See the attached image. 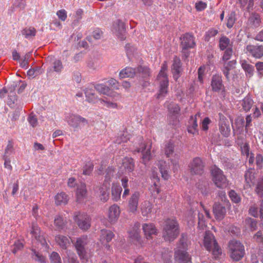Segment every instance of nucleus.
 I'll list each match as a JSON object with an SVG mask.
<instances>
[{"instance_id": "13", "label": "nucleus", "mask_w": 263, "mask_h": 263, "mask_svg": "<svg viewBox=\"0 0 263 263\" xmlns=\"http://www.w3.org/2000/svg\"><path fill=\"white\" fill-rule=\"evenodd\" d=\"M111 30L119 40H124L125 39V26L122 21L119 20L115 21L112 23Z\"/></svg>"}, {"instance_id": "46", "label": "nucleus", "mask_w": 263, "mask_h": 263, "mask_svg": "<svg viewBox=\"0 0 263 263\" xmlns=\"http://www.w3.org/2000/svg\"><path fill=\"white\" fill-rule=\"evenodd\" d=\"M23 35L26 39H31L35 36L36 30L33 27L26 28L22 31Z\"/></svg>"}, {"instance_id": "7", "label": "nucleus", "mask_w": 263, "mask_h": 263, "mask_svg": "<svg viewBox=\"0 0 263 263\" xmlns=\"http://www.w3.org/2000/svg\"><path fill=\"white\" fill-rule=\"evenodd\" d=\"M114 236V234L110 230H102L101 231L100 242L102 251H100L99 254H109L112 252V248L108 242L112 240Z\"/></svg>"}, {"instance_id": "21", "label": "nucleus", "mask_w": 263, "mask_h": 263, "mask_svg": "<svg viewBox=\"0 0 263 263\" xmlns=\"http://www.w3.org/2000/svg\"><path fill=\"white\" fill-rule=\"evenodd\" d=\"M140 198V193L138 192H135L130 197L129 201L128 207L129 211L135 213L138 210L139 199Z\"/></svg>"}, {"instance_id": "47", "label": "nucleus", "mask_w": 263, "mask_h": 263, "mask_svg": "<svg viewBox=\"0 0 263 263\" xmlns=\"http://www.w3.org/2000/svg\"><path fill=\"white\" fill-rule=\"evenodd\" d=\"M99 101L100 102V103H101L102 104L104 105V106H105L106 107H107L108 108H112V109H116H116H120L121 108L120 106H119L117 103L114 102H111L109 100H108L107 99H100Z\"/></svg>"}, {"instance_id": "38", "label": "nucleus", "mask_w": 263, "mask_h": 263, "mask_svg": "<svg viewBox=\"0 0 263 263\" xmlns=\"http://www.w3.org/2000/svg\"><path fill=\"white\" fill-rule=\"evenodd\" d=\"M122 187L118 184L113 183L111 188L112 198L114 201H118L121 197Z\"/></svg>"}, {"instance_id": "30", "label": "nucleus", "mask_w": 263, "mask_h": 263, "mask_svg": "<svg viewBox=\"0 0 263 263\" xmlns=\"http://www.w3.org/2000/svg\"><path fill=\"white\" fill-rule=\"evenodd\" d=\"M94 87L92 85H90L87 87L85 89V94L86 100L91 103H95L99 101L97 97L95 94Z\"/></svg>"}, {"instance_id": "14", "label": "nucleus", "mask_w": 263, "mask_h": 263, "mask_svg": "<svg viewBox=\"0 0 263 263\" xmlns=\"http://www.w3.org/2000/svg\"><path fill=\"white\" fill-rule=\"evenodd\" d=\"M140 224L139 222L135 223L128 231L129 238L132 242L136 245H142Z\"/></svg>"}, {"instance_id": "45", "label": "nucleus", "mask_w": 263, "mask_h": 263, "mask_svg": "<svg viewBox=\"0 0 263 263\" xmlns=\"http://www.w3.org/2000/svg\"><path fill=\"white\" fill-rule=\"evenodd\" d=\"M94 88L100 93L106 95L107 96H111V92L109 88L103 84H97L94 86Z\"/></svg>"}, {"instance_id": "49", "label": "nucleus", "mask_w": 263, "mask_h": 263, "mask_svg": "<svg viewBox=\"0 0 263 263\" xmlns=\"http://www.w3.org/2000/svg\"><path fill=\"white\" fill-rule=\"evenodd\" d=\"M14 87L12 88L10 90V93L9 95V99L7 103L9 106L12 107L14 106L15 101H16V96L14 92Z\"/></svg>"}, {"instance_id": "24", "label": "nucleus", "mask_w": 263, "mask_h": 263, "mask_svg": "<svg viewBox=\"0 0 263 263\" xmlns=\"http://www.w3.org/2000/svg\"><path fill=\"white\" fill-rule=\"evenodd\" d=\"M172 71L174 79L177 81L180 77L182 71L181 61L179 58L175 57L172 67Z\"/></svg>"}, {"instance_id": "40", "label": "nucleus", "mask_w": 263, "mask_h": 263, "mask_svg": "<svg viewBox=\"0 0 263 263\" xmlns=\"http://www.w3.org/2000/svg\"><path fill=\"white\" fill-rule=\"evenodd\" d=\"M87 67L89 71L95 72L101 67L100 61L97 59L90 60L87 64Z\"/></svg>"}, {"instance_id": "5", "label": "nucleus", "mask_w": 263, "mask_h": 263, "mask_svg": "<svg viewBox=\"0 0 263 263\" xmlns=\"http://www.w3.org/2000/svg\"><path fill=\"white\" fill-rule=\"evenodd\" d=\"M179 233L178 224L174 219H168L165 222L163 236L166 241H173Z\"/></svg>"}, {"instance_id": "22", "label": "nucleus", "mask_w": 263, "mask_h": 263, "mask_svg": "<svg viewBox=\"0 0 263 263\" xmlns=\"http://www.w3.org/2000/svg\"><path fill=\"white\" fill-rule=\"evenodd\" d=\"M200 116V113L196 114L194 116H191L189 121L187 127V131L189 133L193 135H196L198 134V124L197 123V118H199Z\"/></svg>"}, {"instance_id": "53", "label": "nucleus", "mask_w": 263, "mask_h": 263, "mask_svg": "<svg viewBox=\"0 0 263 263\" xmlns=\"http://www.w3.org/2000/svg\"><path fill=\"white\" fill-rule=\"evenodd\" d=\"M13 145L12 142H9L6 149L5 153L3 157H10V155L13 153Z\"/></svg>"}, {"instance_id": "9", "label": "nucleus", "mask_w": 263, "mask_h": 263, "mask_svg": "<svg viewBox=\"0 0 263 263\" xmlns=\"http://www.w3.org/2000/svg\"><path fill=\"white\" fill-rule=\"evenodd\" d=\"M212 181L218 188L224 189L229 185V181L223 171L216 166H212L211 170Z\"/></svg>"}, {"instance_id": "6", "label": "nucleus", "mask_w": 263, "mask_h": 263, "mask_svg": "<svg viewBox=\"0 0 263 263\" xmlns=\"http://www.w3.org/2000/svg\"><path fill=\"white\" fill-rule=\"evenodd\" d=\"M149 69L146 66H140L136 69L127 67L120 71L119 77L120 79L133 78L137 74H139L143 77H146L149 75Z\"/></svg>"}, {"instance_id": "56", "label": "nucleus", "mask_w": 263, "mask_h": 263, "mask_svg": "<svg viewBox=\"0 0 263 263\" xmlns=\"http://www.w3.org/2000/svg\"><path fill=\"white\" fill-rule=\"evenodd\" d=\"M236 21L235 14L234 13H231L228 17L227 20V26L229 28H232Z\"/></svg>"}, {"instance_id": "58", "label": "nucleus", "mask_w": 263, "mask_h": 263, "mask_svg": "<svg viewBox=\"0 0 263 263\" xmlns=\"http://www.w3.org/2000/svg\"><path fill=\"white\" fill-rule=\"evenodd\" d=\"M28 121L30 124V125L34 127H35L37 125V119L35 115L33 114H30L28 118Z\"/></svg>"}, {"instance_id": "39", "label": "nucleus", "mask_w": 263, "mask_h": 263, "mask_svg": "<svg viewBox=\"0 0 263 263\" xmlns=\"http://www.w3.org/2000/svg\"><path fill=\"white\" fill-rule=\"evenodd\" d=\"M162 151L167 157L173 156L174 151V143L171 141L166 142L164 145Z\"/></svg>"}, {"instance_id": "8", "label": "nucleus", "mask_w": 263, "mask_h": 263, "mask_svg": "<svg viewBox=\"0 0 263 263\" xmlns=\"http://www.w3.org/2000/svg\"><path fill=\"white\" fill-rule=\"evenodd\" d=\"M114 172V169L111 167H109L106 171V176L104 183L97 191L98 195L99 196L100 199L104 202L106 201L109 198L110 179V177L113 175Z\"/></svg>"}, {"instance_id": "42", "label": "nucleus", "mask_w": 263, "mask_h": 263, "mask_svg": "<svg viewBox=\"0 0 263 263\" xmlns=\"http://www.w3.org/2000/svg\"><path fill=\"white\" fill-rule=\"evenodd\" d=\"M130 139V135L127 131H123L118 134L115 141L116 143L121 144L122 143L126 142Z\"/></svg>"}, {"instance_id": "2", "label": "nucleus", "mask_w": 263, "mask_h": 263, "mask_svg": "<svg viewBox=\"0 0 263 263\" xmlns=\"http://www.w3.org/2000/svg\"><path fill=\"white\" fill-rule=\"evenodd\" d=\"M190 242L187 236L182 234L177 245L175 252V260L176 263H191V256L186 252Z\"/></svg>"}, {"instance_id": "37", "label": "nucleus", "mask_w": 263, "mask_h": 263, "mask_svg": "<svg viewBox=\"0 0 263 263\" xmlns=\"http://www.w3.org/2000/svg\"><path fill=\"white\" fill-rule=\"evenodd\" d=\"M249 24L253 28L259 27L261 23L260 15L257 13H252L248 20Z\"/></svg>"}, {"instance_id": "28", "label": "nucleus", "mask_w": 263, "mask_h": 263, "mask_svg": "<svg viewBox=\"0 0 263 263\" xmlns=\"http://www.w3.org/2000/svg\"><path fill=\"white\" fill-rule=\"evenodd\" d=\"M151 178L154 181V186H152L153 188L152 194L156 198V195H158L159 193V189L158 184L159 181V178L157 172L155 171L154 168L152 170Z\"/></svg>"}, {"instance_id": "18", "label": "nucleus", "mask_w": 263, "mask_h": 263, "mask_svg": "<svg viewBox=\"0 0 263 263\" xmlns=\"http://www.w3.org/2000/svg\"><path fill=\"white\" fill-rule=\"evenodd\" d=\"M142 230L146 239H153V236L157 235L158 233L155 226L152 223H144L142 225Z\"/></svg>"}, {"instance_id": "60", "label": "nucleus", "mask_w": 263, "mask_h": 263, "mask_svg": "<svg viewBox=\"0 0 263 263\" xmlns=\"http://www.w3.org/2000/svg\"><path fill=\"white\" fill-rule=\"evenodd\" d=\"M29 58V55L28 54H25L23 59H22L20 65L23 68L27 69L28 67V59Z\"/></svg>"}, {"instance_id": "43", "label": "nucleus", "mask_w": 263, "mask_h": 263, "mask_svg": "<svg viewBox=\"0 0 263 263\" xmlns=\"http://www.w3.org/2000/svg\"><path fill=\"white\" fill-rule=\"evenodd\" d=\"M68 200L67 196L63 192L58 193L55 196V201L57 204H65L67 203Z\"/></svg>"}, {"instance_id": "35", "label": "nucleus", "mask_w": 263, "mask_h": 263, "mask_svg": "<svg viewBox=\"0 0 263 263\" xmlns=\"http://www.w3.org/2000/svg\"><path fill=\"white\" fill-rule=\"evenodd\" d=\"M245 178L246 183L244 185V187L245 189L249 188L254 184L255 177L252 171H247L245 175Z\"/></svg>"}, {"instance_id": "31", "label": "nucleus", "mask_w": 263, "mask_h": 263, "mask_svg": "<svg viewBox=\"0 0 263 263\" xmlns=\"http://www.w3.org/2000/svg\"><path fill=\"white\" fill-rule=\"evenodd\" d=\"M122 168H123L125 173L132 172L135 167L134 160L131 158L125 157L122 160Z\"/></svg>"}, {"instance_id": "27", "label": "nucleus", "mask_w": 263, "mask_h": 263, "mask_svg": "<svg viewBox=\"0 0 263 263\" xmlns=\"http://www.w3.org/2000/svg\"><path fill=\"white\" fill-rule=\"evenodd\" d=\"M233 54V49L231 47L227 48L224 52L222 61L223 65H226L227 67L228 66L230 67H234L236 62L234 60L228 61L231 58Z\"/></svg>"}, {"instance_id": "10", "label": "nucleus", "mask_w": 263, "mask_h": 263, "mask_svg": "<svg viewBox=\"0 0 263 263\" xmlns=\"http://www.w3.org/2000/svg\"><path fill=\"white\" fill-rule=\"evenodd\" d=\"M229 249L231 257L236 261L240 260L245 255V247L237 240L230 241L229 243Z\"/></svg>"}, {"instance_id": "36", "label": "nucleus", "mask_w": 263, "mask_h": 263, "mask_svg": "<svg viewBox=\"0 0 263 263\" xmlns=\"http://www.w3.org/2000/svg\"><path fill=\"white\" fill-rule=\"evenodd\" d=\"M158 166L159 168L160 172L161 174L162 177L164 180H167L170 178V175L168 173V166L165 161H160L158 162Z\"/></svg>"}, {"instance_id": "51", "label": "nucleus", "mask_w": 263, "mask_h": 263, "mask_svg": "<svg viewBox=\"0 0 263 263\" xmlns=\"http://www.w3.org/2000/svg\"><path fill=\"white\" fill-rule=\"evenodd\" d=\"M64 223V220L61 216H57L54 219V224L57 230L63 229Z\"/></svg>"}, {"instance_id": "41", "label": "nucleus", "mask_w": 263, "mask_h": 263, "mask_svg": "<svg viewBox=\"0 0 263 263\" xmlns=\"http://www.w3.org/2000/svg\"><path fill=\"white\" fill-rule=\"evenodd\" d=\"M219 46L221 50H224L230 47L232 48V43L227 37L223 36L219 39Z\"/></svg>"}, {"instance_id": "64", "label": "nucleus", "mask_w": 263, "mask_h": 263, "mask_svg": "<svg viewBox=\"0 0 263 263\" xmlns=\"http://www.w3.org/2000/svg\"><path fill=\"white\" fill-rule=\"evenodd\" d=\"M67 254L68 256V263H79V261L77 259V257L74 254L67 252Z\"/></svg>"}, {"instance_id": "11", "label": "nucleus", "mask_w": 263, "mask_h": 263, "mask_svg": "<svg viewBox=\"0 0 263 263\" xmlns=\"http://www.w3.org/2000/svg\"><path fill=\"white\" fill-rule=\"evenodd\" d=\"M65 120L70 126L77 130L88 124L87 120L78 115L68 114L65 115Z\"/></svg>"}, {"instance_id": "59", "label": "nucleus", "mask_w": 263, "mask_h": 263, "mask_svg": "<svg viewBox=\"0 0 263 263\" xmlns=\"http://www.w3.org/2000/svg\"><path fill=\"white\" fill-rule=\"evenodd\" d=\"M246 222L247 224H249L252 231H254L256 229L257 222L255 219L250 218H247L246 220Z\"/></svg>"}, {"instance_id": "63", "label": "nucleus", "mask_w": 263, "mask_h": 263, "mask_svg": "<svg viewBox=\"0 0 263 263\" xmlns=\"http://www.w3.org/2000/svg\"><path fill=\"white\" fill-rule=\"evenodd\" d=\"M206 4L202 1H199L196 3L195 4V8L196 10L198 11L203 10L206 8Z\"/></svg>"}, {"instance_id": "12", "label": "nucleus", "mask_w": 263, "mask_h": 263, "mask_svg": "<svg viewBox=\"0 0 263 263\" xmlns=\"http://www.w3.org/2000/svg\"><path fill=\"white\" fill-rule=\"evenodd\" d=\"M73 219L81 230L86 231L90 228L91 226V218L87 214L77 212L74 215Z\"/></svg>"}, {"instance_id": "3", "label": "nucleus", "mask_w": 263, "mask_h": 263, "mask_svg": "<svg viewBox=\"0 0 263 263\" xmlns=\"http://www.w3.org/2000/svg\"><path fill=\"white\" fill-rule=\"evenodd\" d=\"M203 246L208 251H212L215 258H218L222 254V250L217 242L214 235L206 231L203 240Z\"/></svg>"}, {"instance_id": "1", "label": "nucleus", "mask_w": 263, "mask_h": 263, "mask_svg": "<svg viewBox=\"0 0 263 263\" xmlns=\"http://www.w3.org/2000/svg\"><path fill=\"white\" fill-rule=\"evenodd\" d=\"M31 234L32 236L34 237L33 240V246L31 249L32 252V258L38 261L43 262L45 261V257L40 254V253L36 250L34 248L37 246V248L40 246L42 248H46L47 244L44 237L40 234V230L38 226L36 223H33L31 227Z\"/></svg>"}, {"instance_id": "33", "label": "nucleus", "mask_w": 263, "mask_h": 263, "mask_svg": "<svg viewBox=\"0 0 263 263\" xmlns=\"http://www.w3.org/2000/svg\"><path fill=\"white\" fill-rule=\"evenodd\" d=\"M57 243L63 249H66L71 244L70 237L63 235L57 236L55 238Z\"/></svg>"}, {"instance_id": "29", "label": "nucleus", "mask_w": 263, "mask_h": 263, "mask_svg": "<svg viewBox=\"0 0 263 263\" xmlns=\"http://www.w3.org/2000/svg\"><path fill=\"white\" fill-rule=\"evenodd\" d=\"M211 86L213 90L215 91H219L223 90L224 86L222 84L221 76L219 75H214L213 76L211 81Z\"/></svg>"}, {"instance_id": "62", "label": "nucleus", "mask_w": 263, "mask_h": 263, "mask_svg": "<svg viewBox=\"0 0 263 263\" xmlns=\"http://www.w3.org/2000/svg\"><path fill=\"white\" fill-rule=\"evenodd\" d=\"M93 168V165L91 162H88L86 164L84 170H83V174L84 175H89L91 172Z\"/></svg>"}, {"instance_id": "17", "label": "nucleus", "mask_w": 263, "mask_h": 263, "mask_svg": "<svg viewBox=\"0 0 263 263\" xmlns=\"http://www.w3.org/2000/svg\"><path fill=\"white\" fill-rule=\"evenodd\" d=\"M246 52L256 59H260L263 57V46L248 45L245 49Z\"/></svg>"}, {"instance_id": "54", "label": "nucleus", "mask_w": 263, "mask_h": 263, "mask_svg": "<svg viewBox=\"0 0 263 263\" xmlns=\"http://www.w3.org/2000/svg\"><path fill=\"white\" fill-rule=\"evenodd\" d=\"M255 192L259 196L263 197V178L258 181Z\"/></svg>"}, {"instance_id": "26", "label": "nucleus", "mask_w": 263, "mask_h": 263, "mask_svg": "<svg viewBox=\"0 0 263 263\" xmlns=\"http://www.w3.org/2000/svg\"><path fill=\"white\" fill-rule=\"evenodd\" d=\"M213 212L217 219L221 220L226 214V209L221 204L215 202L213 205Z\"/></svg>"}, {"instance_id": "55", "label": "nucleus", "mask_w": 263, "mask_h": 263, "mask_svg": "<svg viewBox=\"0 0 263 263\" xmlns=\"http://www.w3.org/2000/svg\"><path fill=\"white\" fill-rule=\"evenodd\" d=\"M50 259L52 263H62L60 256L57 252H53L50 256Z\"/></svg>"}, {"instance_id": "32", "label": "nucleus", "mask_w": 263, "mask_h": 263, "mask_svg": "<svg viewBox=\"0 0 263 263\" xmlns=\"http://www.w3.org/2000/svg\"><path fill=\"white\" fill-rule=\"evenodd\" d=\"M152 204L147 200L142 202L140 204V210L143 216L149 217L152 212Z\"/></svg>"}, {"instance_id": "44", "label": "nucleus", "mask_w": 263, "mask_h": 263, "mask_svg": "<svg viewBox=\"0 0 263 263\" xmlns=\"http://www.w3.org/2000/svg\"><path fill=\"white\" fill-rule=\"evenodd\" d=\"M253 104V101L250 97H245L241 102V105L246 111H248Z\"/></svg>"}, {"instance_id": "57", "label": "nucleus", "mask_w": 263, "mask_h": 263, "mask_svg": "<svg viewBox=\"0 0 263 263\" xmlns=\"http://www.w3.org/2000/svg\"><path fill=\"white\" fill-rule=\"evenodd\" d=\"M24 247L23 242L20 240H17L13 245V248L12 251L15 254L18 250L22 249Z\"/></svg>"}, {"instance_id": "25", "label": "nucleus", "mask_w": 263, "mask_h": 263, "mask_svg": "<svg viewBox=\"0 0 263 263\" xmlns=\"http://www.w3.org/2000/svg\"><path fill=\"white\" fill-rule=\"evenodd\" d=\"M181 45L183 49L193 48L195 45L194 36L189 33L184 34L181 39Z\"/></svg>"}, {"instance_id": "4", "label": "nucleus", "mask_w": 263, "mask_h": 263, "mask_svg": "<svg viewBox=\"0 0 263 263\" xmlns=\"http://www.w3.org/2000/svg\"><path fill=\"white\" fill-rule=\"evenodd\" d=\"M167 65L166 62H164L161 67L157 81L159 83V88L157 95V98L159 99L163 98L167 93L168 80L166 74Z\"/></svg>"}, {"instance_id": "61", "label": "nucleus", "mask_w": 263, "mask_h": 263, "mask_svg": "<svg viewBox=\"0 0 263 263\" xmlns=\"http://www.w3.org/2000/svg\"><path fill=\"white\" fill-rule=\"evenodd\" d=\"M57 15L59 18L62 21H65L67 18V12L64 9L58 11L57 12Z\"/></svg>"}, {"instance_id": "15", "label": "nucleus", "mask_w": 263, "mask_h": 263, "mask_svg": "<svg viewBox=\"0 0 263 263\" xmlns=\"http://www.w3.org/2000/svg\"><path fill=\"white\" fill-rule=\"evenodd\" d=\"M151 147L152 143H141L140 147L136 149L137 152L141 153L142 163L144 164L152 159Z\"/></svg>"}, {"instance_id": "16", "label": "nucleus", "mask_w": 263, "mask_h": 263, "mask_svg": "<svg viewBox=\"0 0 263 263\" xmlns=\"http://www.w3.org/2000/svg\"><path fill=\"white\" fill-rule=\"evenodd\" d=\"M189 167L192 174L201 175L204 172V163L201 158L196 157L191 162Z\"/></svg>"}, {"instance_id": "50", "label": "nucleus", "mask_w": 263, "mask_h": 263, "mask_svg": "<svg viewBox=\"0 0 263 263\" xmlns=\"http://www.w3.org/2000/svg\"><path fill=\"white\" fill-rule=\"evenodd\" d=\"M52 65L53 70L56 72L60 73L63 69L62 63L60 60H55Z\"/></svg>"}, {"instance_id": "20", "label": "nucleus", "mask_w": 263, "mask_h": 263, "mask_svg": "<svg viewBox=\"0 0 263 263\" xmlns=\"http://www.w3.org/2000/svg\"><path fill=\"white\" fill-rule=\"evenodd\" d=\"M219 129L220 133L224 137H228L231 131L229 122L226 117L222 115L219 114Z\"/></svg>"}, {"instance_id": "48", "label": "nucleus", "mask_w": 263, "mask_h": 263, "mask_svg": "<svg viewBox=\"0 0 263 263\" xmlns=\"http://www.w3.org/2000/svg\"><path fill=\"white\" fill-rule=\"evenodd\" d=\"M240 63L244 70L249 75L250 77L252 76L254 71V68L253 66L249 64L245 60H241L240 61Z\"/></svg>"}, {"instance_id": "19", "label": "nucleus", "mask_w": 263, "mask_h": 263, "mask_svg": "<svg viewBox=\"0 0 263 263\" xmlns=\"http://www.w3.org/2000/svg\"><path fill=\"white\" fill-rule=\"evenodd\" d=\"M168 118L173 122L177 121L180 110L179 106L176 103H171L168 106Z\"/></svg>"}, {"instance_id": "34", "label": "nucleus", "mask_w": 263, "mask_h": 263, "mask_svg": "<svg viewBox=\"0 0 263 263\" xmlns=\"http://www.w3.org/2000/svg\"><path fill=\"white\" fill-rule=\"evenodd\" d=\"M86 185L84 183H81L78 187L77 190L76 195L77 201L81 202L86 197Z\"/></svg>"}, {"instance_id": "52", "label": "nucleus", "mask_w": 263, "mask_h": 263, "mask_svg": "<svg viewBox=\"0 0 263 263\" xmlns=\"http://www.w3.org/2000/svg\"><path fill=\"white\" fill-rule=\"evenodd\" d=\"M229 196L231 200L236 203L240 201L241 198L239 195L234 190H231L229 193Z\"/></svg>"}, {"instance_id": "23", "label": "nucleus", "mask_w": 263, "mask_h": 263, "mask_svg": "<svg viewBox=\"0 0 263 263\" xmlns=\"http://www.w3.org/2000/svg\"><path fill=\"white\" fill-rule=\"evenodd\" d=\"M120 211L119 207L115 204L110 206L108 211V218L110 222H116L120 215Z\"/></svg>"}]
</instances>
